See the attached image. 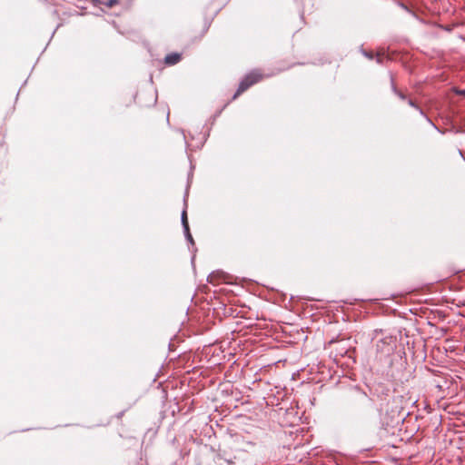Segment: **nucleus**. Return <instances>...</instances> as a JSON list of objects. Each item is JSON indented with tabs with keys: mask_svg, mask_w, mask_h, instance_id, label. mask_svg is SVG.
Instances as JSON below:
<instances>
[{
	"mask_svg": "<svg viewBox=\"0 0 465 465\" xmlns=\"http://www.w3.org/2000/svg\"><path fill=\"white\" fill-rule=\"evenodd\" d=\"M282 398V397H277L273 394L263 397L267 409H263V415L268 416L273 422L281 426H285L287 425V421L284 420V417L288 414V411L284 407H278L281 404L280 400Z\"/></svg>",
	"mask_w": 465,
	"mask_h": 465,
	"instance_id": "obj_1",
	"label": "nucleus"
},
{
	"mask_svg": "<svg viewBox=\"0 0 465 465\" xmlns=\"http://www.w3.org/2000/svg\"><path fill=\"white\" fill-rule=\"evenodd\" d=\"M262 78L259 70H253L247 74L240 82L237 91L232 96V100L236 99L241 94L249 89L252 85L258 83Z\"/></svg>",
	"mask_w": 465,
	"mask_h": 465,
	"instance_id": "obj_2",
	"label": "nucleus"
},
{
	"mask_svg": "<svg viewBox=\"0 0 465 465\" xmlns=\"http://www.w3.org/2000/svg\"><path fill=\"white\" fill-rule=\"evenodd\" d=\"M395 348V339L391 336H386L376 342V351L381 354V357L390 356Z\"/></svg>",
	"mask_w": 465,
	"mask_h": 465,
	"instance_id": "obj_3",
	"label": "nucleus"
},
{
	"mask_svg": "<svg viewBox=\"0 0 465 465\" xmlns=\"http://www.w3.org/2000/svg\"><path fill=\"white\" fill-rule=\"evenodd\" d=\"M349 341H350V339H347V340H345V339H341V340L331 339L328 344L329 345L337 344V347H335V356L343 357L349 351V349H350Z\"/></svg>",
	"mask_w": 465,
	"mask_h": 465,
	"instance_id": "obj_4",
	"label": "nucleus"
},
{
	"mask_svg": "<svg viewBox=\"0 0 465 465\" xmlns=\"http://www.w3.org/2000/svg\"><path fill=\"white\" fill-rule=\"evenodd\" d=\"M351 401L361 404V405H369L371 401V398L367 395L366 392L360 389H355L351 395Z\"/></svg>",
	"mask_w": 465,
	"mask_h": 465,
	"instance_id": "obj_5",
	"label": "nucleus"
},
{
	"mask_svg": "<svg viewBox=\"0 0 465 465\" xmlns=\"http://www.w3.org/2000/svg\"><path fill=\"white\" fill-rule=\"evenodd\" d=\"M262 347H263V357H266L268 355V353H265V351L273 349V347L271 346L269 344V342L265 341V338H263ZM280 361H281V360L275 361V360H269V359L263 358V369L266 368V367H270L272 365H274V364H276V363H278Z\"/></svg>",
	"mask_w": 465,
	"mask_h": 465,
	"instance_id": "obj_6",
	"label": "nucleus"
},
{
	"mask_svg": "<svg viewBox=\"0 0 465 465\" xmlns=\"http://www.w3.org/2000/svg\"><path fill=\"white\" fill-rule=\"evenodd\" d=\"M408 104L413 108H415L420 115L424 116L427 122L437 131L440 132V129L433 124V122L425 114L424 111L411 99L407 100Z\"/></svg>",
	"mask_w": 465,
	"mask_h": 465,
	"instance_id": "obj_7",
	"label": "nucleus"
},
{
	"mask_svg": "<svg viewBox=\"0 0 465 465\" xmlns=\"http://www.w3.org/2000/svg\"><path fill=\"white\" fill-rule=\"evenodd\" d=\"M181 60V54L178 53H172L165 56L164 62L166 64L173 65Z\"/></svg>",
	"mask_w": 465,
	"mask_h": 465,
	"instance_id": "obj_8",
	"label": "nucleus"
},
{
	"mask_svg": "<svg viewBox=\"0 0 465 465\" xmlns=\"http://www.w3.org/2000/svg\"><path fill=\"white\" fill-rule=\"evenodd\" d=\"M391 89H392V92L401 99V100H408L407 99V96L402 93L401 92L400 90L397 89V87L395 86V84H393V80L391 79Z\"/></svg>",
	"mask_w": 465,
	"mask_h": 465,
	"instance_id": "obj_9",
	"label": "nucleus"
},
{
	"mask_svg": "<svg viewBox=\"0 0 465 465\" xmlns=\"http://www.w3.org/2000/svg\"><path fill=\"white\" fill-rule=\"evenodd\" d=\"M181 221H182L183 228L186 229L188 231L189 224H188V220H187V213L185 210H183L182 213Z\"/></svg>",
	"mask_w": 465,
	"mask_h": 465,
	"instance_id": "obj_10",
	"label": "nucleus"
},
{
	"mask_svg": "<svg viewBox=\"0 0 465 465\" xmlns=\"http://www.w3.org/2000/svg\"><path fill=\"white\" fill-rule=\"evenodd\" d=\"M102 4L104 5L106 7L112 8L119 4V0H106L102 2Z\"/></svg>",
	"mask_w": 465,
	"mask_h": 465,
	"instance_id": "obj_11",
	"label": "nucleus"
},
{
	"mask_svg": "<svg viewBox=\"0 0 465 465\" xmlns=\"http://www.w3.org/2000/svg\"><path fill=\"white\" fill-rule=\"evenodd\" d=\"M183 232H184V235H185V238L186 240L191 242L192 244H194V242H193V236L190 232V228L188 227V231L186 229H183Z\"/></svg>",
	"mask_w": 465,
	"mask_h": 465,
	"instance_id": "obj_12",
	"label": "nucleus"
},
{
	"mask_svg": "<svg viewBox=\"0 0 465 465\" xmlns=\"http://www.w3.org/2000/svg\"><path fill=\"white\" fill-rule=\"evenodd\" d=\"M399 5L401 6V8H402L403 10H405L406 12L410 13V14H413L412 11L403 3H399Z\"/></svg>",
	"mask_w": 465,
	"mask_h": 465,
	"instance_id": "obj_13",
	"label": "nucleus"
},
{
	"mask_svg": "<svg viewBox=\"0 0 465 465\" xmlns=\"http://www.w3.org/2000/svg\"><path fill=\"white\" fill-rule=\"evenodd\" d=\"M363 54L370 59H372L373 57V54L371 53L363 52Z\"/></svg>",
	"mask_w": 465,
	"mask_h": 465,
	"instance_id": "obj_14",
	"label": "nucleus"
},
{
	"mask_svg": "<svg viewBox=\"0 0 465 465\" xmlns=\"http://www.w3.org/2000/svg\"><path fill=\"white\" fill-rule=\"evenodd\" d=\"M213 277H214V274H213H213H211V275H209V276H208V282H213Z\"/></svg>",
	"mask_w": 465,
	"mask_h": 465,
	"instance_id": "obj_15",
	"label": "nucleus"
},
{
	"mask_svg": "<svg viewBox=\"0 0 465 465\" xmlns=\"http://www.w3.org/2000/svg\"><path fill=\"white\" fill-rule=\"evenodd\" d=\"M458 94H461V95L465 96V89H464V90H461V91H460V92H458Z\"/></svg>",
	"mask_w": 465,
	"mask_h": 465,
	"instance_id": "obj_16",
	"label": "nucleus"
}]
</instances>
